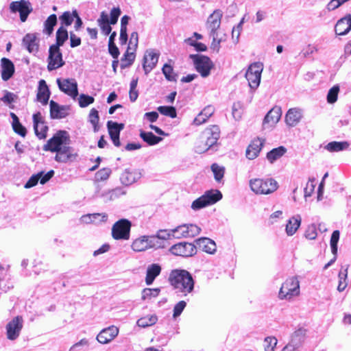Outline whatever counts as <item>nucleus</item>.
Returning <instances> with one entry per match:
<instances>
[{"label": "nucleus", "mask_w": 351, "mask_h": 351, "mask_svg": "<svg viewBox=\"0 0 351 351\" xmlns=\"http://www.w3.org/2000/svg\"><path fill=\"white\" fill-rule=\"evenodd\" d=\"M70 136L65 130L58 131L43 146L46 152H56L55 160L58 162L66 163L75 159L77 154L69 146Z\"/></svg>", "instance_id": "obj_1"}, {"label": "nucleus", "mask_w": 351, "mask_h": 351, "mask_svg": "<svg viewBox=\"0 0 351 351\" xmlns=\"http://www.w3.org/2000/svg\"><path fill=\"white\" fill-rule=\"evenodd\" d=\"M170 285L180 296H186L193 292L195 282L192 275L184 269L172 270L169 276Z\"/></svg>", "instance_id": "obj_2"}, {"label": "nucleus", "mask_w": 351, "mask_h": 351, "mask_svg": "<svg viewBox=\"0 0 351 351\" xmlns=\"http://www.w3.org/2000/svg\"><path fill=\"white\" fill-rule=\"evenodd\" d=\"M223 13L220 10H215L208 18L206 27L209 30L210 37L212 38L211 49L219 52L221 43L226 40V34H221L219 29Z\"/></svg>", "instance_id": "obj_3"}, {"label": "nucleus", "mask_w": 351, "mask_h": 351, "mask_svg": "<svg viewBox=\"0 0 351 351\" xmlns=\"http://www.w3.org/2000/svg\"><path fill=\"white\" fill-rule=\"evenodd\" d=\"M300 293V281L297 276L286 279L280 288L278 297L281 300L291 301Z\"/></svg>", "instance_id": "obj_4"}, {"label": "nucleus", "mask_w": 351, "mask_h": 351, "mask_svg": "<svg viewBox=\"0 0 351 351\" xmlns=\"http://www.w3.org/2000/svg\"><path fill=\"white\" fill-rule=\"evenodd\" d=\"M251 190L258 195H268L278 188V182L273 178H254L249 182Z\"/></svg>", "instance_id": "obj_5"}, {"label": "nucleus", "mask_w": 351, "mask_h": 351, "mask_svg": "<svg viewBox=\"0 0 351 351\" xmlns=\"http://www.w3.org/2000/svg\"><path fill=\"white\" fill-rule=\"evenodd\" d=\"M221 198L222 194L219 190L208 191L203 195L193 202L191 208L194 210L202 209L215 204Z\"/></svg>", "instance_id": "obj_6"}, {"label": "nucleus", "mask_w": 351, "mask_h": 351, "mask_svg": "<svg viewBox=\"0 0 351 351\" xmlns=\"http://www.w3.org/2000/svg\"><path fill=\"white\" fill-rule=\"evenodd\" d=\"M220 136V130L217 125H213L210 128H207L203 133L202 138H206L203 147L198 145L196 147V152L202 153L208 151L213 145H215Z\"/></svg>", "instance_id": "obj_7"}, {"label": "nucleus", "mask_w": 351, "mask_h": 351, "mask_svg": "<svg viewBox=\"0 0 351 351\" xmlns=\"http://www.w3.org/2000/svg\"><path fill=\"white\" fill-rule=\"evenodd\" d=\"M132 223L126 219H121L114 223L112 237L115 240H128L130 236Z\"/></svg>", "instance_id": "obj_8"}, {"label": "nucleus", "mask_w": 351, "mask_h": 351, "mask_svg": "<svg viewBox=\"0 0 351 351\" xmlns=\"http://www.w3.org/2000/svg\"><path fill=\"white\" fill-rule=\"evenodd\" d=\"M190 58L193 60L196 70L203 77H206L210 75L213 63L208 57L199 54H191Z\"/></svg>", "instance_id": "obj_9"}, {"label": "nucleus", "mask_w": 351, "mask_h": 351, "mask_svg": "<svg viewBox=\"0 0 351 351\" xmlns=\"http://www.w3.org/2000/svg\"><path fill=\"white\" fill-rule=\"evenodd\" d=\"M263 69V65L261 62H254L249 66L245 77L251 88L256 89L258 87Z\"/></svg>", "instance_id": "obj_10"}, {"label": "nucleus", "mask_w": 351, "mask_h": 351, "mask_svg": "<svg viewBox=\"0 0 351 351\" xmlns=\"http://www.w3.org/2000/svg\"><path fill=\"white\" fill-rule=\"evenodd\" d=\"M158 246L154 237L143 235L132 241L131 248L136 252H141Z\"/></svg>", "instance_id": "obj_11"}, {"label": "nucleus", "mask_w": 351, "mask_h": 351, "mask_svg": "<svg viewBox=\"0 0 351 351\" xmlns=\"http://www.w3.org/2000/svg\"><path fill=\"white\" fill-rule=\"evenodd\" d=\"M201 228L194 223H183L173 228L175 239L192 238L197 236L201 232Z\"/></svg>", "instance_id": "obj_12"}, {"label": "nucleus", "mask_w": 351, "mask_h": 351, "mask_svg": "<svg viewBox=\"0 0 351 351\" xmlns=\"http://www.w3.org/2000/svg\"><path fill=\"white\" fill-rule=\"evenodd\" d=\"M56 83L59 89L73 99L78 95L77 83L74 78H58Z\"/></svg>", "instance_id": "obj_13"}, {"label": "nucleus", "mask_w": 351, "mask_h": 351, "mask_svg": "<svg viewBox=\"0 0 351 351\" xmlns=\"http://www.w3.org/2000/svg\"><path fill=\"white\" fill-rule=\"evenodd\" d=\"M169 251L176 256L189 257L196 254V245L191 243L180 242L172 245Z\"/></svg>", "instance_id": "obj_14"}, {"label": "nucleus", "mask_w": 351, "mask_h": 351, "mask_svg": "<svg viewBox=\"0 0 351 351\" xmlns=\"http://www.w3.org/2000/svg\"><path fill=\"white\" fill-rule=\"evenodd\" d=\"M10 10L12 13L19 12L22 22L26 21L28 15L32 11L31 3L25 0L12 1L10 4Z\"/></svg>", "instance_id": "obj_15"}, {"label": "nucleus", "mask_w": 351, "mask_h": 351, "mask_svg": "<svg viewBox=\"0 0 351 351\" xmlns=\"http://www.w3.org/2000/svg\"><path fill=\"white\" fill-rule=\"evenodd\" d=\"M23 325L22 317L16 316L6 326L7 337L10 340H15L21 333Z\"/></svg>", "instance_id": "obj_16"}, {"label": "nucleus", "mask_w": 351, "mask_h": 351, "mask_svg": "<svg viewBox=\"0 0 351 351\" xmlns=\"http://www.w3.org/2000/svg\"><path fill=\"white\" fill-rule=\"evenodd\" d=\"M49 62L47 68L49 71L55 70L63 66L62 53L60 47L58 46H51L49 49Z\"/></svg>", "instance_id": "obj_17"}, {"label": "nucleus", "mask_w": 351, "mask_h": 351, "mask_svg": "<svg viewBox=\"0 0 351 351\" xmlns=\"http://www.w3.org/2000/svg\"><path fill=\"white\" fill-rule=\"evenodd\" d=\"M119 328L112 325L102 329L97 335L96 339L101 344H107L119 335Z\"/></svg>", "instance_id": "obj_18"}, {"label": "nucleus", "mask_w": 351, "mask_h": 351, "mask_svg": "<svg viewBox=\"0 0 351 351\" xmlns=\"http://www.w3.org/2000/svg\"><path fill=\"white\" fill-rule=\"evenodd\" d=\"M34 129L36 135L40 138L43 139L47 136L48 126L44 121L41 113L38 112L33 114Z\"/></svg>", "instance_id": "obj_19"}, {"label": "nucleus", "mask_w": 351, "mask_h": 351, "mask_svg": "<svg viewBox=\"0 0 351 351\" xmlns=\"http://www.w3.org/2000/svg\"><path fill=\"white\" fill-rule=\"evenodd\" d=\"M159 55L153 50L146 51L143 57V67L145 74L147 75L156 66Z\"/></svg>", "instance_id": "obj_20"}, {"label": "nucleus", "mask_w": 351, "mask_h": 351, "mask_svg": "<svg viewBox=\"0 0 351 351\" xmlns=\"http://www.w3.org/2000/svg\"><path fill=\"white\" fill-rule=\"evenodd\" d=\"M107 127L113 144L116 147H119L121 145L119 141L120 132L124 128V124L109 121L107 123Z\"/></svg>", "instance_id": "obj_21"}, {"label": "nucleus", "mask_w": 351, "mask_h": 351, "mask_svg": "<svg viewBox=\"0 0 351 351\" xmlns=\"http://www.w3.org/2000/svg\"><path fill=\"white\" fill-rule=\"evenodd\" d=\"M282 115V110L279 106L271 108L265 115L263 120V127H274L280 120Z\"/></svg>", "instance_id": "obj_22"}, {"label": "nucleus", "mask_w": 351, "mask_h": 351, "mask_svg": "<svg viewBox=\"0 0 351 351\" xmlns=\"http://www.w3.org/2000/svg\"><path fill=\"white\" fill-rule=\"evenodd\" d=\"M49 106L50 116L52 119H63L68 116L69 106L59 105L53 100L50 101Z\"/></svg>", "instance_id": "obj_23"}, {"label": "nucleus", "mask_w": 351, "mask_h": 351, "mask_svg": "<svg viewBox=\"0 0 351 351\" xmlns=\"http://www.w3.org/2000/svg\"><path fill=\"white\" fill-rule=\"evenodd\" d=\"M142 173L139 169H125L120 177L121 183L124 185H130L141 178Z\"/></svg>", "instance_id": "obj_24"}, {"label": "nucleus", "mask_w": 351, "mask_h": 351, "mask_svg": "<svg viewBox=\"0 0 351 351\" xmlns=\"http://www.w3.org/2000/svg\"><path fill=\"white\" fill-rule=\"evenodd\" d=\"M195 243L202 251L208 254H214L217 251L215 242L209 238H199L195 241Z\"/></svg>", "instance_id": "obj_25"}, {"label": "nucleus", "mask_w": 351, "mask_h": 351, "mask_svg": "<svg viewBox=\"0 0 351 351\" xmlns=\"http://www.w3.org/2000/svg\"><path fill=\"white\" fill-rule=\"evenodd\" d=\"M302 217L300 215H295L290 217L285 226V232L287 236L294 235L301 226Z\"/></svg>", "instance_id": "obj_26"}, {"label": "nucleus", "mask_w": 351, "mask_h": 351, "mask_svg": "<svg viewBox=\"0 0 351 351\" xmlns=\"http://www.w3.org/2000/svg\"><path fill=\"white\" fill-rule=\"evenodd\" d=\"M1 77L3 81L9 80L14 73V65L13 62L6 58L1 60Z\"/></svg>", "instance_id": "obj_27"}, {"label": "nucleus", "mask_w": 351, "mask_h": 351, "mask_svg": "<svg viewBox=\"0 0 351 351\" xmlns=\"http://www.w3.org/2000/svg\"><path fill=\"white\" fill-rule=\"evenodd\" d=\"M302 118V111L298 108H290L285 116V122L290 127H294L298 124Z\"/></svg>", "instance_id": "obj_28"}, {"label": "nucleus", "mask_w": 351, "mask_h": 351, "mask_svg": "<svg viewBox=\"0 0 351 351\" xmlns=\"http://www.w3.org/2000/svg\"><path fill=\"white\" fill-rule=\"evenodd\" d=\"M351 30V15L348 14L339 19L335 25V33L339 36L347 34Z\"/></svg>", "instance_id": "obj_29"}, {"label": "nucleus", "mask_w": 351, "mask_h": 351, "mask_svg": "<svg viewBox=\"0 0 351 351\" xmlns=\"http://www.w3.org/2000/svg\"><path fill=\"white\" fill-rule=\"evenodd\" d=\"M161 266L158 263H152L147 266L145 282L147 285H151L155 279L160 274Z\"/></svg>", "instance_id": "obj_30"}, {"label": "nucleus", "mask_w": 351, "mask_h": 351, "mask_svg": "<svg viewBox=\"0 0 351 351\" xmlns=\"http://www.w3.org/2000/svg\"><path fill=\"white\" fill-rule=\"evenodd\" d=\"M263 145V141L259 138L253 140L246 149V157L250 160L256 158Z\"/></svg>", "instance_id": "obj_31"}, {"label": "nucleus", "mask_w": 351, "mask_h": 351, "mask_svg": "<svg viewBox=\"0 0 351 351\" xmlns=\"http://www.w3.org/2000/svg\"><path fill=\"white\" fill-rule=\"evenodd\" d=\"M50 97V91L44 80H40L38 82V88L37 93V100L43 105H47Z\"/></svg>", "instance_id": "obj_32"}, {"label": "nucleus", "mask_w": 351, "mask_h": 351, "mask_svg": "<svg viewBox=\"0 0 351 351\" xmlns=\"http://www.w3.org/2000/svg\"><path fill=\"white\" fill-rule=\"evenodd\" d=\"M38 42L36 36L34 34H27L23 39V45L29 53H36L38 51Z\"/></svg>", "instance_id": "obj_33"}, {"label": "nucleus", "mask_w": 351, "mask_h": 351, "mask_svg": "<svg viewBox=\"0 0 351 351\" xmlns=\"http://www.w3.org/2000/svg\"><path fill=\"white\" fill-rule=\"evenodd\" d=\"M125 191L121 187H117L112 190H109L102 193L101 197L104 199V201L107 202L109 201L114 200L117 198H119L120 196L125 195Z\"/></svg>", "instance_id": "obj_34"}, {"label": "nucleus", "mask_w": 351, "mask_h": 351, "mask_svg": "<svg viewBox=\"0 0 351 351\" xmlns=\"http://www.w3.org/2000/svg\"><path fill=\"white\" fill-rule=\"evenodd\" d=\"M349 145L347 141H332L328 143L324 148L330 152H338L347 149Z\"/></svg>", "instance_id": "obj_35"}, {"label": "nucleus", "mask_w": 351, "mask_h": 351, "mask_svg": "<svg viewBox=\"0 0 351 351\" xmlns=\"http://www.w3.org/2000/svg\"><path fill=\"white\" fill-rule=\"evenodd\" d=\"M140 136L149 145H155L162 141L161 137L155 136L151 132L141 131Z\"/></svg>", "instance_id": "obj_36"}, {"label": "nucleus", "mask_w": 351, "mask_h": 351, "mask_svg": "<svg viewBox=\"0 0 351 351\" xmlns=\"http://www.w3.org/2000/svg\"><path fill=\"white\" fill-rule=\"evenodd\" d=\"M158 321V317L153 315H147L137 320L136 324L141 328H146L154 325Z\"/></svg>", "instance_id": "obj_37"}, {"label": "nucleus", "mask_w": 351, "mask_h": 351, "mask_svg": "<svg viewBox=\"0 0 351 351\" xmlns=\"http://www.w3.org/2000/svg\"><path fill=\"white\" fill-rule=\"evenodd\" d=\"M304 330L299 329L293 332L290 343L296 348H300L304 341Z\"/></svg>", "instance_id": "obj_38"}, {"label": "nucleus", "mask_w": 351, "mask_h": 351, "mask_svg": "<svg viewBox=\"0 0 351 351\" xmlns=\"http://www.w3.org/2000/svg\"><path fill=\"white\" fill-rule=\"evenodd\" d=\"M286 152L287 149L285 147L280 146L269 152L267 154V158L271 163H273L274 161L282 157Z\"/></svg>", "instance_id": "obj_39"}, {"label": "nucleus", "mask_w": 351, "mask_h": 351, "mask_svg": "<svg viewBox=\"0 0 351 351\" xmlns=\"http://www.w3.org/2000/svg\"><path fill=\"white\" fill-rule=\"evenodd\" d=\"M57 24V16L55 14H51L44 23L43 33L50 36L53 32V27Z\"/></svg>", "instance_id": "obj_40"}, {"label": "nucleus", "mask_w": 351, "mask_h": 351, "mask_svg": "<svg viewBox=\"0 0 351 351\" xmlns=\"http://www.w3.org/2000/svg\"><path fill=\"white\" fill-rule=\"evenodd\" d=\"M135 51H136L129 50V48L127 49V51L121 58V69H125L132 64L135 60Z\"/></svg>", "instance_id": "obj_41"}, {"label": "nucleus", "mask_w": 351, "mask_h": 351, "mask_svg": "<svg viewBox=\"0 0 351 351\" xmlns=\"http://www.w3.org/2000/svg\"><path fill=\"white\" fill-rule=\"evenodd\" d=\"M69 34L67 30L63 26H60L56 32V43L52 46H62L64 42L68 39Z\"/></svg>", "instance_id": "obj_42"}, {"label": "nucleus", "mask_w": 351, "mask_h": 351, "mask_svg": "<svg viewBox=\"0 0 351 351\" xmlns=\"http://www.w3.org/2000/svg\"><path fill=\"white\" fill-rule=\"evenodd\" d=\"M348 276V266L346 267H342L339 273V285L337 287V290L339 292H341L345 290L348 284L346 282Z\"/></svg>", "instance_id": "obj_43"}, {"label": "nucleus", "mask_w": 351, "mask_h": 351, "mask_svg": "<svg viewBox=\"0 0 351 351\" xmlns=\"http://www.w3.org/2000/svg\"><path fill=\"white\" fill-rule=\"evenodd\" d=\"M160 292V288H145L141 293V299L143 300H149L157 298Z\"/></svg>", "instance_id": "obj_44"}, {"label": "nucleus", "mask_w": 351, "mask_h": 351, "mask_svg": "<svg viewBox=\"0 0 351 351\" xmlns=\"http://www.w3.org/2000/svg\"><path fill=\"white\" fill-rule=\"evenodd\" d=\"M99 217H101L102 221H106L108 218V215L105 213L87 214L81 217L80 221L84 223H90L94 222Z\"/></svg>", "instance_id": "obj_45"}, {"label": "nucleus", "mask_w": 351, "mask_h": 351, "mask_svg": "<svg viewBox=\"0 0 351 351\" xmlns=\"http://www.w3.org/2000/svg\"><path fill=\"white\" fill-rule=\"evenodd\" d=\"M211 170L214 174L215 180L217 182H221L224 176L225 168L217 163H214L211 165Z\"/></svg>", "instance_id": "obj_46"}, {"label": "nucleus", "mask_w": 351, "mask_h": 351, "mask_svg": "<svg viewBox=\"0 0 351 351\" xmlns=\"http://www.w3.org/2000/svg\"><path fill=\"white\" fill-rule=\"evenodd\" d=\"M156 239L160 240H169L172 238L175 239V233L173 232V229L171 230H159L155 235H151Z\"/></svg>", "instance_id": "obj_47"}, {"label": "nucleus", "mask_w": 351, "mask_h": 351, "mask_svg": "<svg viewBox=\"0 0 351 351\" xmlns=\"http://www.w3.org/2000/svg\"><path fill=\"white\" fill-rule=\"evenodd\" d=\"M162 71L168 81H176V75L174 73L173 67L171 65L165 64L162 69Z\"/></svg>", "instance_id": "obj_48"}, {"label": "nucleus", "mask_w": 351, "mask_h": 351, "mask_svg": "<svg viewBox=\"0 0 351 351\" xmlns=\"http://www.w3.org/2000/svg\"><path fill=\"white\" fill-rule=\"evenodd\" d=\"M60 21L61 22L62 25L63 26H69L73 22L75 16L73 15V11L70 12L69 11L64 12L60 17Z\"/></svg>", "instance_id": "obj_49"}, {"label": "nucleus", "mask_w": 351, "mask_h": 351, "mask_svg": "<svg viewBox=\"0 0 351 351\" xmlns=\"http://www.w3.org/2000/svg\"><path fill=\"white\" fill-rule=\"evenodd\" d=\"M339 92V86L335 85L332 86L328 92L327 94V101L329 104H334L337 101L338 98V94Z\"/></svg>", "instance_id": "obj_50"}, {"label": "nucleus", "mask_w": 351, "mask_h": 351, "mask_svg": "<svg viewBox=\"0 0 351 351\" xmlns=\"http://www.w3.org/2000/svg\"><path fill=\"white\" fill-rule=\"evenodd\" d=\"M158 110L160 114L169 117L171 118H175L176 117L177 115L176 110L173 106H159L158 108Z\"/></svg>", "instance_id": "obj_51"}, {"label": "nucleus", "mask_w": 351, "mask_h": 351, "mask_svg": "<svg viewBox=\"0 0 351 351\" xmlns=\"http://www.w3.org/2000/svg\"><path fill=\"white\" fill-rule=\"evenodd\" d=\"M339 231L335 230L330 238V247L331 252L333 255H336L337 254V243L339 240Z\"/></svg>", "instance_id": "obj_52"}, {"label": "nucleus", "mask_w": 351, "mask_h": 351, "mask_svg": "<svg viewBox=\"0 0 351 351\" xmlns=\"http://www.w3.org/2000/svg\"><path fill=\"white\" fill-rule=\"evenodd\" d=\"M304 236L306 239H310V240H314L316 239V237L317 236V227H316L315 224L312 223V224L308 226V227L305 231Z\"/></svg>", "instance_id": "obj_53"}, {"label": "nucleus", "mask_w": 351, "mask_h": 351, "mask_svg": "<svg viewBox=\"0 0 351 351\" xmlns=\"http://www.w3.org/2000/svg\"><path fill=\"white\" fill-rule=\"evenodd\" d=\"M265 351H274L278 340L274 337H267L265 339Z\"/></svg>", "instance_id": "obj_54"}, {"label": "nucleus", "mask_w": 351, "mask_h": 351, "mask_svg": "<svg viewBox=\"0 0 351 351\" xmlns=\"http://www.w3.org/2000/svg\"><path fill=\"white\" fill-rule=\"evenodd\" d=\"M43 173V171H41L31 176L28 181L25 183L24 187L25 189H29L36 186L38 184L40 178L42 177Z\"/></svg>", "instance_id": "obj_55"}, {"label": "nucleus", "mask_w": 351, "mask_h": 351, "mask_svg": "<svg viewBox=\"0 0 351 351\" xmlns=\"http://www.w3.org/2000/svg\"><path fill=\"white\" fill-rule=\"evenodd\" d=\"M111 173L109 168H104L98 171L95 174V178L97 181H104L107 180Z\"/></svg>", "instance_id": "obj_56"}, {"label": "nucleus", "mask_w": 351, "mask_h": 351, "mask_svg": "<svg viewBox=\"0 0 351 351\" xmlns=\"http://www.w3.org/2000/svg\"><path fill=\"white\" fill-rule=\"evenodd\" d=\"M78 100L80 106L82 108H85L88 105L93 104L95 99L91 96L82 94L80 95Z\"/></svg>", "instance_id": "obj_57"}, {"label": "nucleus", "mask_w": 351, "mask_h": 351, "mask_svg": "<svg viewBox=\"0 0 351 351\" xmlns=\"http://www.w3.org/2000/svg\"><path fill=\"white\" fill-rule=\"evenodd\" d=\"M138 44V34L136 32H134L130 35V38L128 48L129 50L136 51Z\"/></svg>", "instance_id": "obj_58"}, {"label": "nucleus", "mask_w": 351, "mask_h": 351, "mask_svg": "<svg viewBox=\"0 0 351 351\" xmlns=\"http://www.w3.org/2000/svg\"><path fill=\"white\" fill-rule=\"evenodd\" d=\"M99 120L98 111L93 108L90 110L89 113V121L93 125L95 130H97V126Z\"/></svg>", "instance_id": "obj_59"}, {"label": "nucleus", "mask_w": 351, "mask_h": 351, "mask_svg": "<svg viewBox=\"0 0 351 351\" xmlns=\"http://www.w3.org/2000/svg\"><path fill=\"white\" fill-rule=\"evenodd\" d=\"M315 179H309L308 182L306 183V185L304 189V197H308L311 196L313 194L314 190H315Z\"/></svg>", "instance_id": "obj_60"}, {"label": "nucleus", "mask_w": 351, "mask_h": 351, "mask_svg": "<svg viewBox=\"0 0 351 351\" xmlns=\"http://www.w3.org/2000/svg\"><path fill=\"white\" fill-rule=\"evenodd\" d=\"M186 306V302L184 300L178 302L173 308V317L176 318L180 316Z\"/></svg>", "instance_id": "obj_61"}, {"label": "nucleus", "mask_w": 351, "mask_h": 351, "mask_svg": "<svg viewBox=\"0 0 351 351\" xmlns=\"http://www.w3.org/2000/svg\"><path fill=\"white\" fill-rule=\"evenodd\" d=\"M121 9L117 8H113L110 11V23L112 25H114L117 23L118 19L121 15Z\"/></svg>", "instance_id": "obj_62"}, {"label": "nucleus", "mask_w": 351, "mask_h": 351, "mask_svg": "<svg viewBox=\"0 0 351 351\" xmlns=\"http://www.w3.org/2000/svg\"><path fill=\"white\" fill-rule=\"evenodd\" d=\"M17 96L15 94L6 90L5 91V94L1 100L5 104H10L14 102Z\"/></svg>", "instance_id": "obj_63"}, {"label": "nucleus", "mask_w": 351, "mask_h": 351, "mask_svg": "<svg viewBox=\"0 0 351 351\" xmlns=\"http://www.w3.org/2000/svg\"><path fill=\"white\" fill-rule=\"evenodd\" d=\"M203 112L201 111L197 117L194 119L193 121V125L198 126L200 125L207 121V120L209 119L208 117H206L204 115H202Z\"/></svg>", "instance_id": "obj_64"}]
</instances>
